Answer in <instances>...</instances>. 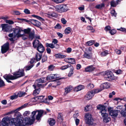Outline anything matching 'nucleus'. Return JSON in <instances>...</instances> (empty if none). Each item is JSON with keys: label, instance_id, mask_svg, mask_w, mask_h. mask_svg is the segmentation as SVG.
Returning <instances> with one entry per match:
<instances>
[{"label": "nucleus", "instance_id": "nucleus-1", "mask_svg": "<svg viewBox=\"0 0 126 126\" xmlns=\"http://www.w3.org/2000/svg\"><path fill=\"white\" fill-rule=\"evenodd\" d=\"M9 120L8 116L4 117L2 119L1 124L2 126H25L26 125H32L34 120L30 118H25L24 120L17 118H12L9 123L7 122Z\"/></svg>", "mask_w": 126, "mask_h": 126}, {"label": "nucleus", "instance_id": "nucleus-2", "mask_svg": "<svg viewBox=\"0 0 126 126\" xmlns=\"http://www.w3.org/2000/svg\"><path fill=\"white\" fill-rule=\"evenodd\" d=\"M33 47L37 48V50L40 53H43L45 50V48L41 43L38 40L35 39L32 43Z\"/></svg>", "mask_w": 126, "mask_h": 126}, {"label": "nucleus", "instance_id": "nucleus-3", "mask_svg": "<svg viewBox=\"0 0 126 126\" xmlns=\"http://www.w3.org/2000/svg\"><path fill=\"white\" fill-rule=\"evenodd\" d=\"M101 90H102L95 89L89 92L85 96V99L87 100H89L91 99L95 94L101 92Z\"/></svg>", "mask_w": 126, "mask_h": 126}, {"label": "nucleus", "instance_id": "nucleus-4", "mask_svg": "<svg viewBox=\"0 0 126 126\" xmlns=\"http://www.w3.org/2000/svg\"><path fill=\"white\" fill-rule=\"evenodd\" d=\"M84 120L85 123L89 125L92 124L94 121L91 114L89 113H87L85 114Z\"/></svg>", "mask_w": 126, "mask_h": 126}, {"label": "nucleus", "instance_id": "nucleus-5", "mask_svg": "<svg viewBox=\"0 0 126 126\" xmlns=\"http://www.w3.org/2000/svg\"><path fill=\"white\" fill-rule=\"evenodd\" d=\"M105 78H106L107 80L110 81L115 80L116 79V77L114 76L113 73L111 72H107L105 75Z\"/></svg>", "mask_w": 126, "mask_h": 126}, {"label": "nucleus", "instance_id": "nucleus-6", "mask_svg": "<svg viewBox=\"0 0 126 126\" xmlns=\"http://www.w3.org/2000/svg\"><path fill=\"white\" fill-rule=\"evenodd\" d=\"M13 74L15 76L16 79L25 76V73L23 69H19L18 71L13 73Z\"/></svg>", "mask_w": 126, "mask_h": 126}, {"label": "nucleus", "instance_id": "nucleus-7", "mask_svg": "<svg viewBox=\"0 0 126 126\" xmlns=\"http://www.w3.org/2000/svg\"><path fill=\"white\" fill-rule=\"evenodd\" d=\"M108 110L110 115L112 118L116 117L118 116V110H113L112 108L111 107H109L108 108Z\"/></svg>", "mask_w": 126, "mask_h": 126}, {"label": "nucleus", "instance_id": "nucleus-8", "mask_svg": "<svg viewBox=\"0 0 126 126\" xmlns=\"http://www.w3.org/2000/svg\"><path fill=\"white\" fill-rule=\"evenodd\" d=\"M45 78H42L36 80L34 84L33 85V87L34 89H35L37 86L39 87L41 85V84L38 83H43L45 82Z\"/></svg>", "mask_w": 126, "mask_h": 126}, {"label": "nucleus", "instance_id": "nucleus-9", "mask_svg": "<svg viewBox=\"0 0 126 126\" xmlns=\"http://www.w3.org/2000/svg\"><path fill=\"white\" fill-rule=\"evenodd\" d=\"M4 78L9 83H11L10 80H14L16 79L15 76L10 74H6L3 76Z\"/></svg>", "mask_w": 126, "mask_h": 126}, {"label": "nucleus", "instance_id": "nucleus-10", "mask_svg": "<svg viewBox=\"0 0 126 126\" xmlns=\"http://www.w3.org/2000/svg\"><path fill=\"white\" fill-rule=\"evenodd\" d=\"M23 31L21 29L19 28H16L15 29L13 32L14 35H15L16 37H21L22 35V34H21V32H23Z\"/></svg>", "mask_w": 126, "mask_h": 126}, {"label": "nucleus", "instance_id": "nucleus-11", "mask_svg": "<svg viewBox=\"0 0 126 126\" xmlns=\"http://www.w3.org/2000/svg\"><path fill=\"white\" fill-rule=\"evenodd\" d=\"M1 26L2 28V30L4 32H9L11 29L10 26L6 24H1Z\"/></svg>", "mask_w": 126, "mask_h": 126}, {"label": "nucleus", "instance_id": "nucleus-12", "mask_svg": "<svg viewBox=\"0 0 126 126\" xmlns=\"http://www.w3.org/2000/svg\"><path fill=\"white\" fill-rule=\"evenodd\" d=\"M9 43L7 42L1 47V51L2 53L6 52L9 49Z\"/></svg>", "mask_w": 126, "mask_h": 126}, {"label": "nucleus", "instance_id": "nucleus-13", "mask_svg": "<svg viewBox=\"0 0 126 126\" xmlns=\"http://www.w3.org/2000/svg\"><path fill=\"white\" fill-rule=\"evenodd\" d=\"M73 89V87L71 86L65 88L64 89L65 91L63 94L64 95L66 96L68 93H70Z\"/></svg>", "mask_w": 126, "mask_h": 126}, {"label": "nucleus", "instance_id": "nucleus-14", "mask_svg": "<svg viewBox=\"0 0 126 126\" xmlns=\"http://www.w3.org/2000/svg\"><path fill=\"white\" fill-rule=\"evenodd\" d=\"M59 77V75L57 74H50L47 76L46 79L47 80H51L53 79H56Z\"/></svg>", "mask_w": 126, "mask_h": 126}, {"label": "nucleus", "instance_id": "nucleus-15", "mask_svg": "<svg viewBox=\"0 0 126 126\" xmlns=\"http://www.w3.org/2000/svg\"><path fill=\"white\" fill-rule=\"evenodd\" d=\"M31 23L36 27H39L41 25V23L38 21L31 19Z\"/></svg>", "mask_w": 126, "mask_h": 126}, {"label": "nucleus", "instance_id": "nucleus-16", "mask_svg": "<svg viewBox=\"0 0 126 126\" xmlns=\"http://www.w3.org/2000/svg\"><path fill=\"white\" fill-rule=\"evenodd\" d=\"M110 85L108 83L106 82L102 84L100 86V88L97 89H96L102 90L101 91L104 89H107L109 87Z\"/></svg>", "mask_w": 126, "mask_h": 126}, {"label": "nucleus", "instance_id": "nucleus-17", "mask_svg": "<svg viewBox=\"0 0 126 126\" xmlns=\"http://www.w3.org/2000/svg\"><path fill=\"white\" fill-rule=\"evenodd\" d=\"M46 47H50L51 48H56L57 49L59 47V46L58 45L56 44V47L52 43L49 44L47 43H46Z\"/></svg>", "mask_w": 126, "mask_h": 126}, {"label": "nucleus", "instance_id": "nucleus-18", "mask_svg": "<svg viewBox=\"0 0 126 126\" xmlns=\"http://www.w3.org/2000/svg\"><path fill=\"white\" fill-rule=\"evenodd\" d=\"M42 53H36L35 55V59L37 61H40L42 57Z\"/></svg>", "mask_w": 126, "mask_h": 126}, {"label": "nucleus", "instance_id": "nucleus-19", "mask_svg": "<svg viewBox=\"0 0 126 126\" xmlns=\"http://www.w3.org/2000/svg\"><path fill=\"white\" fill-rule=\"evenodd\" d=\"M95 69V67L93 65L89 66L85 68V71L86 72H90L94 71Z\"/></svg>", "mask_w": 126, "mask_h": 126}, {"label": "nucleus", "instance_id": "nucleus-20", "mask_svg": "<svg viewBox=\"0 0 126 126\" xmlns=\"http://www.w3.org/2000/svg\"><path fill=\"white\" fill-rule=\"evenodd\" d=\"M37 111L38 112V114L36 116V120H39L43 114L44 111L43 110H37Z\"/></svg>", "mask_w": 126, "mask_h": 126}, {"label": "nucleus", "instance_id": "nucleus-21", "mask_svg": "<svg viewBox=\"0 0 126 126\" xmlns=\"http://www.w3.org/2000/svg\"><path fill=\"white\" fill-rule=\"evenodd\" d=\"M84 88V86L82 85H79L77 87H75L74 88V91L78 92Z\"/></svg>", "mask_w": 126, "mask_h": 126}, {"label": "nucleus", "instance_id": "nucleus-22", "mask_svg": "<svg viewBox=\"0 0 126 126\" xmlns=\"http://www.w3.org/2000/svg\"><path fill=\"white\" fill-rule=\"evenodd\" d=\"M68 61H65V62L67 63H69L71 64H74L76 63V61L74 58H67L66 59Z\"/></svg>", "mask_w": 126, "mask_h": 126}, {"label": "nucleus", "instance_id": "nucleus-23", "mask_svg": "<svg viewBox=\"0 0 126 126\" xmlns=\"http://www.w3.org/2000/svg\"><path fill=\"white\" fill-rule=\"evenodd\" d=\"M103 117V121L105 123H108L110 120V118L109 117L108 114Z\"/></svg>", "mask_w": 126, "mask_h": 126}, {"label": "nucleus", "instance_id": "nucleus-24", "mask_svg": "<svg viewBox=\"0 0 126 126\" xmlns=\"http://www.w3.org/2000/svg\"><path fill=\"white\" fill-rule=\"evenodd\" d=\"M56 58L58 59H63L66 57V56L61 53H58L55 55Z\"/></svg>", "mask_w": 126, "mask_h": 126}, {"label": "nucleus", "instance_id": "nucleus-25", "mask_svg": "<svg viewBox=\"0 0 126 126\" xmlns=\"http://www.w3.org/2000/svg\"><path fill=\"white\" fill-rule=\"evenodd\" d=\"M107 110H105V108H104L102 110H100L99 112L101 113V115L103 117L108 114V113H107Z\"/></svg>", "mask_w": 126, "mask_h": 126}, {"label": "nucleus", "instance_id": "nucleus-26", "mask_svg": "<svg viewBox=\"0 0 126 126\" xmlns=\"http://www.w3.org/2000/svg\"><path fill=\"white\" fill-rule=\"evenodd\" d=\"M56 10L59 12H63L62 5H57L55 7Z\"/></svg>", "mask_w": 126, "mask_h": 126}, {"label": "nucleus", "instance_id": "nucleus-27", "mask_svg": "<svg viewBox=\"0 0 126 126\" xmlns=\"http://www.w3.org/2000/svg\"><path fill=\"white\" fill-rule=\"evenodd\" d=\"M74 70V68L72 65L70 67V71L68 75L69 77H71L73 74L74 73L73 70Z\"/></svg>", "mask_w": 126, "mask_h": 126}, {"label": "nucleus", "instance_id": "nucleus-28", "mask_svg": "<svg viewBox=\"0 0 126 126\" xmlns=\"http://www.w3.org/2000/svg\"><path fill=\"white\" fill-rule=\"evenodd\" d=\"M83 57L88 59H90L92 58V54H88L85 52L83 55Z\"/></svg>", "mask_w": 126, "mask_h": 126}, {"label": "nucleus", "instance_id": "nucleus-29", "mask_svg": "<svg viewBox=\"0 0 126 126\" xmlns=\"http://www.w3.org/2000/svg\"><path fill=\"white\" fill-rule=\"evenodd\" d=\"M92 109V106L91 105H88L86 106L84 108V110L86 112L88 111H90Z\"/></svg>", "mask_w": 126, "mask_h": 126}, {"label": "nucleus", "instance_id": "nucleus-30", "mask_svg": "<svg viewBox=\"0 0 126 126\" xmlns=\"http://www.w3.org/2000/svg\"><path fill=\"white\" fill-rule=\"evenodd\" d=\"M119 0H117L116 1L113 0L112 1L110 2V5L111 6L115 7L118 4V2Z\"/></svg>", "mask_w": 126, "mask_h": 126}, {"label": "nucleus", "instance_id": "nucleus-31", "mask_svg": "<svg viewBox=\"0 0 126 126\" xmlns=\"http://www.w3.org/2000/svg\"><path fill=\"white\" fill-rule=\"evenodd\" d=\"M37 87L38 86H37L36 88L35 89V90L33 92V94L34 95H36L38 94L40 92V89L39 88L36 89Z\"/></svg>", "mask_w": 126, "mask_h": 126}, {"label": "nucleus", "instance_id": "nucleus-32", "mask_svg": "<svg viewBox=\"0 0 126 126\" xmlns=\"http://www.w3.org/2000/svg\"><path fill=\"white\" fill-rule=\"evenodd\" d=\"M29 37L30 39L32 40L34 37L35 32L33 31L30 32L29 34Z\"/></svg>", "mask_w": 126, "mask_h": 126}, {"label": "nucleus", "instance_id": "nucleus-33", "mask_svg": "<svg viewBox=\"0 0 126 126\" xmlns=\"http://www.w3.org/2000/svg\"><path fill=\"white\" fill-rule=\"evenodd\" d=\"M105 6V4L104 3H102L96 5L95 6V8L97 9H101Z\"/></svg>", "mask_w": 126, "mask_h": 126}, {"label": "nucleus", "instance_id": "nucleus-34", "mask_svg": "<svg viewBox=\"0 0 126 126\" xmlns=\"http://www.w3.org/2000/svg\"><path fill=\"white\" fill-rule=\"evenodd\" d=\"M72 65L71 64H67L66 65H64L61 67L60 69L62 70H64L67 69L69 67H70Z\"/></svg>", "mask_w": 126, "mask_h": 126}, {"label": "nucleus", "instance_id": "nucleus-35", "mask_svg": "<svg viewBox=\"0 0 126 126\" xmlns=\"http://www.w3.org/2000/svg\"><path fill=\"white\" fill-rule=\"evenodd\" d=\"M48 121L49 122V125L51 126H53L55 123V121L52 118L48 120Z\"/></svg>", "mask_w": 126, "mask_h": 126}, {"label": "nucleus", "instance_id": "nucleus-36", "mask_svg": "<svg viewBox=\"0 0 126 126\" xmlns=\"http://www.w3.org/2000/svg\"><path fill=\"white\" fill-rule=\"evenodd\" d=\"M71 29L68 27L65 30L64 32L66 34H68L69 33L71 32Z\"/></svg>", "mask_w": 126, "mask_h": 126}, {"label": "nucleus", "instance_id": "nucleus-37", "mask_svg": "<svg viewBox=\"0 0 126 126\" xmlns=\"http://www.w3.org/2000/svg\"><path fill=\"white\" fill-rule=\"evenodd\" d=\"M95 42L94 40H91L87 42L86 43V45L87 46H90L93 45Z\"/></svg>", "mask_w": 126, "mask_h": 126}, {"label": "nucleus", "instance_id": "nucleus-38", "mask_svg": "<svg viewBox=\"0 0 126 126\" xmlns=\"http://www.w3.org/2000/svg\"><path fill=\"white\" fill-rule=\"evenodd\" d=\"M32 16L35 18H36L40 21H44V19L43 18L38 16L35 15H32Z\"/></svg>", "mask_w": 126, "mask_h": 126}, {"label": "nucleus", "instance_id": "nucleus-39", "mask_svg": "<svg viewBox=\"0 0 126 126\" xmlns=\"http://www.w3.org/2000/svg\"><path fill=\"white\" fill-rule=\"evenodd\" d=\"M49 17H56L57 16V14L54 12H51L48 14Z\"/></svg>", "mask_w": 126, "mask_h": 126}, {"label": "nucleus", "instance_id": "nucleus-40", "mask_svg": "<svg viewBox=\"0 0 126 126\" xmlns=\"http://www.w3.org/2000/svg\"><path fill=\"white\" fill-rule=\"evenodd\" d=\"M63 9V12H66L68 10V7L66 5H62Z\"/></svg>", "mask_w": 126, "mask_h": 126}, {"label": "nucleus", "instance_id": "nucleus-41", "mask_svg": "<svg viewBox=\"0 0 126 126\" xmlns=\"http://www.w3.org/2000/svg\"><path fill=\"white\" fill-rule=\"evenodd\" d=\"M108 54V51L107 50H105L104 51L101 52L100 54V55L101 56H106Z\"/></svg>", "mask_w": 126, "mask_h": 126}, {"label": "nucleus", "instance_id": "nucleus-42", "mask_svg": "<svg viewBox=\"0 0 126 126\" xmlns=\"http://www.w3.org/2000/svg\"><path fill=\"white\" fill-rule=\"evenodd\" d=\"M33 66V65H28L24 67V68L26 71L29 70H30Z\"/></svg>", "mask_w": 126, "mask_h": 126}, {"label": "nucleus", "instance_id": "nucleus-43", "mask_svg": "<svg viewBox=\"0 0 126 126\" xmlns=\"http://www.w3.org/2000/svg\"><path fill=\"white\" fill-rule=\"evenodd\" d=\"M42 58V63L45 62L47 60V57L46 55H43Z\"/></svg>", "mask_w": 126, "mask_h": 126}, {"label": "nucleus", "instance_id": "nucleus-44", "mask_svg": "<svg viewBox=\"0 0 126 126\" xmlns=\"http://www.w3.org/2000/svg\"><path fill=\"white\" fill-rule=\"evenodd\" d=\"M31 31V29L30 28H28L27 29H25L23 31L25 33L29 34Z\"/></svg>", "mask_w": 126, "mask_h": 126}, {"label": "nucleus", "instance_id": "nucleus-45", "mask_svg": "<svg viewBox=\"0 0 126 126\" xmlns=\"http://www.w3.org/2000/svg\"><path fill=\"white\" fill-rule=\"evenodd\" d=\"M110 14L112 16L116 17V16L117 13L114 10H113L111 11Z\"/></svg>", "mask_w": 126, "mask_h": 126}, {"label": "nucleus", "instance_id": "nucleus-46", "mask_svg": "<svg viewBox=\"0 0 126 126\" xmlns=\"http://www.w3.org/2000/svg\"><path fill=\"white\" fill-rule=\"evenodd\" d=\"M27 105H28V104L27 103L25 104L24 105H23L21 107H19V108H18L16 110H15V111L16 112V110H17V111H19L21 109H22L23 108H25L26 107V106H27Z\"/></svg>", "mask_w": 126, "mask_h": 126}, {"label": "nucleus", "instance_id": "nucleus-47", "mask_svg": "<svg viewBox=\"0 0 126 126\" xmlns=\"http://www.w3.org/2000/svg\"><path fill=\"white\" fill-rule=\"evenodd\" d=\"M87 29L89 30H92L91 32H94L95 31L93 29V27L91 26H87Z\"/></svg>", "mask_w": 126, "mask_h": 126}, {"label": "nucleus", "instance_id": "nucleus-48", "mask_svg": "<svg viewBox=\"0 0 126 126\" xmlns=\"http://www.w3.org/2000/svg\"><path fill=\"white\" fill-rule=\"evenodd\" d=\"M5 85L4 82L0 78V87H3Z\"/></svg>", "mask_w": 126, "mask_h": 126}, {"label": "nucleus", "instance_id": "nucleus-49", "mask_svg": "<svg viewBox=\"0 0 126 126\" xmlns=\"http://www.w3.org/2000/svg\"><path fill=\"white\" fill-rule=\"evenodd\" d=\"M88 88L89 89H92L94 87V85L92 84H89L87 86Z\"/></svg>", "mask_w": 126, "mask_h": 126}, {"label": "nucleus", "instance_id": "nucleus-50", "mask_svg": "<svg viewBox=\"0 0 126 126\" xmlns=\"http://www.w3.org/2000/svg\"><path fill=\"white\" fill-rule=\"evenodd\" d=\"M37 112V110L36 111H34L32 112V115L33 116H32V119H33L34 121L35 119L34 118V116L36 114V113Z\"/></svg>", "mask_w": 126, "mask_h": 126}, {"label": "nucleus", "instance_id": "nucleus-51", "mask_svg": "<svg viewBox=\"0 0 126 126\" xmlns=\"http://www.w3.org/2000/svg\"><path fill=\"white\" fill-rule=\"evenodd\" d=\"M5 22L6 23H8L9 24H13L14 23V22L12 20H6Z\"/></svg>", "mask_w": 126, "mask_h": 126}, {"label": "nucleus", "instance_id": "nucleus-52", "mask_svg": "<svg viewBox=\"0 0 126 126\" xmlns=\"http://www.w3.org/2000/svg\"><path fill=\"white\" fill-rule=\"evenodd\" d=\"M37 97L38 101H41L43 99L44 96H39Z\"/></svg>", "mask_w": 126, "mask_h": 126}, {"label": "nucleus", "instance_id": "nucleus-53", "mask_svg": "<svg viewBox=\"0 0 126 126\" xmlns=\"http://www.w3.org/2000/svg\"><path fill=\"white\" fill-rule=\"evenodd\" d=\"M116 32V30L114 29H112L110 31V33L111 35H113Z\"/></svg>", "mask_w": 126, "mask_h": 126}, {"label": "nucleus", "instance_id": "nucleus-54", "mask_svg": "<svg viewBox=\"0 0 126 126\" xmlns=\"http://www.w3.org/2000/svg\"><path fill=\"white\" fill-rule=\"evenodd\" d=\"M97 109L98 110H100L103 109L104 108L102 105H100L97 106Z\"/></svg>", "mask_w": 126, "mask_h": 126}, {"label": "nucleus", "instance_id": "nucleus-55", "mask_svg": "<svg viewBox=\"0 0 126 126\" xmlns=\"http://www.w3.org/2000/svg\"><path fill=\"white\" fill-rule=\"evenodd\" d=\"M37 97H36L32 98L31 99V101L32 102H35L38 101Z\"/></svg>", "mask_w": 126, "mask_h": 126}, {"label": "nucleus", "instance_id": "nucleus-56", "mask_svg": "<svg viewBox=\"0 0 126 126\" xmlns=\"http://www.w3.org/2000/svg\"><path fill=\"white\" fill-rule=\"evenodd\" d=\"M24 12L26 14H29L30 13L29 10L27 9H25L24 11Z\"/></svg>", "mask_w": 126, "mask_h": 126}, {"label": "nucleus", "instance_id": "nucleus-57", "mask_svg": "<svg viewBox=\"0 0 126 126\" xmlns=\"http://www.w3.org/2000/svg\"><path fill=\"white\" fill-rule=\"evenodd\" d=\"M20 19L21 21H23L28 22L29 23H30V22L31 23V19H30L29 20H28L25 19L24 18Z\"/></svg>", "mask_w": 126, "mask_h": 126}, {"label": "nucleus", "instance_id": "nucleus-58", "mask_svg": "<svg viewBox=\"0 0 126 126\" xmlns=\"http://www.w3.org/2000/svg\"><path fill=\"white\" fill-rule=\"evenodd\" d=\"M17 97V95H14L11 96L10 99L12 100H13L16 99Z\"/></svg>", "mask_w": 126, "mask_h": 126}, {"label": "nucleus", "instance_id": "nucleus-59", "mask_svg": "<svg viewBox=\"0 0 126 126\" xmlns=\"http://www.w3.org/2000/svg\"><path fill=\"white\" fill-rule=\"evenodd\" d=\"M55 67V66L53 65H50L48 66V69L49 70L52 71L53 70Z\"/></svg>", "mask_w": 126, "mask_h": 126}, {"label": "nucleus", "instance_id": "nucleus-60", "mask_svg": "<svg viewBox=\"0 0 126 126\" xmlns=\"http://www.w3.org/2000/svg\"><path fill=\"white\" fill-rule=\"evenodd\" d=\"M117 30L126 32V29L125 28L121 27L120 29H117Z\"/></svg>", "mask_w": 126, "mask_h": 126}, {"label": "nucleus", "instance_id": "nucleus-61", "mask_svg": "<svg viewBox=\"0 0 126 126\" xmlns=\"http://www.w3.org/2000/svg\"><path fill=\"white\" fill-rule=\"evenodd\" d=\"M115 73L117 74H121L122 71L120 69H119L115 71Z\"/></svg>", "mask_w": 126, "mask_h": 126}, {"label": "nucleus", "instance_id": "nucleus-62", "mask_svg": "<svg viewBox=\"0 0 126 126\" xmlns=\"http://www.w3.org/2000/svg\"><path fill=\"white\" fill-rule=\"evenodd\" d=\"M110 27L109 26H106L105 28V30L106 31L110 30Z\"/></svg>", "mask_w": 126, "mask_h": 126}, {"label": "nucleus", "instance_id": "nucleus-63", "mask_svg": "<svg viewBox=\"0 0 126 126\" xmlns=\"http://www.w3.org/2000/svg\"><path fill=\"white\" fill-rule=\"evenodd\" d=\"M8 36L10 37H16V36H15V35H14V34L13 32L12 33L9 34L8 35Z\"/></svg>", "mask_w": 126, "mask_h": 126}, {"label": "nucleus", "instance_id": "nucleus-64", "mask_svg": "<svg viewBox=\"0 0 126 126\" xmlns=\"http://www.w3.org/2000/svg\"><path fill=\"white\" fill-rule=\"evenodd\" d=\"M63 24H65L67 22V21L64 18H62L61 20Z\"/></svg>", "mask_w": 126, "mask_h": 126}]
</instances>
